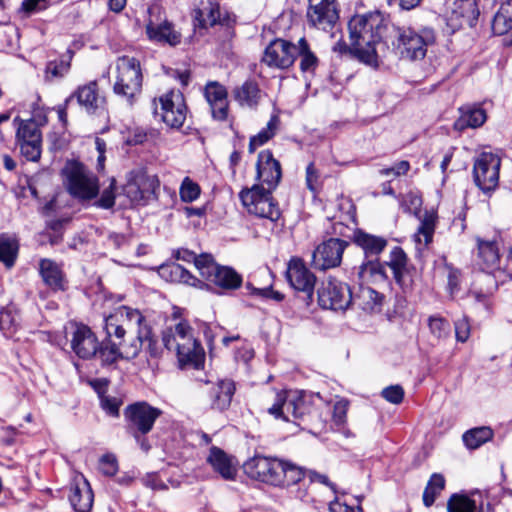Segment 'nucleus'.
<instances>
[{
	"label": "nucleus",
	"instance_id": "50",
	"mask_svg": "<svg viewBox=\"0 0 512 512\" xmlns=\"http://www.w3.org/2000/svg\"><path fill=\"white\" fill-rule=\"evenodd\" d=\"M19 315L13 306H7L0 310V330L5 334H12L19 325Z\"/></svg>",
	"mask_w": 512,
	"mask_h": 512
},
{
	"label": "nucleus",
	"instance_id": "42",
	"mask_svg": "<svg viewBox=\"0 0 512 512\" xmlns=\"http://www.w3.org/2000/svg\"><path fill=\"white\" fill-rule=\"evenodd\" d=\"M280 125V118L278 115H272L266 125L256 135L252 136L249 141L248 151L254 153L256 149L267 143L277 132Z\"/></svg>",
	"mask_w": 512,
	"mask_h": 512
},
{
	"label": "nucleus",
	"instance_id": "28",
	"mask_svg": "<svg viewBox=\"0 0 512 512\" xmlns=\"http://www.w3.org/2000/svg\"><path fill=\"white\" fill-rule=\"evenodd\" d=\"M194 20L199 27L205 28L216 24L229 25L231 17L228 13L222 15L216 0H207V5L194 11Z\"/></svg>",
	"mask_w": 512,
	"mask_h": 512
},
{
	"label": "nucleus",
	"instance_id": "24",
	"mask_svg": "<svg viewBox=\"0 0 512 512\" xmlns=\"http://www.w3.org/2000/svg\"><path fill=\"white\" fill-rule=\"evenodd\" d=\"M68 97L77 100L79 106L88 114H97L105 109V97L100 94L97 81L80 85Z\"/></svg>",
	"mask_w": 512,
	"mask_h": 512
},
{
	"label": "nucleus",
	"instance_id": "19",
	"mask_svg": "<svg viewBox=\"0 0 512 512\" xmlns=\"http://www.w3.org/2000/svg\"><path fill=\"white\" fill-rule=\"evenodd\" d=\"M287 280L291 287L305 295V301L309 305L313 301L315 275L306 267L300 258H292L287 269Z\"/></svg>",
	"mask_w": 512,
	"mask_h": 512
},
{
	"label": "nucleus",
	"instance_id": "52",
	"mask_svg": "<svg viewBox=\"0 0 512 512\" xmlns=\"http://www.w3.org/2000/svg\"><path fill=\"white\" fill-rule=\"evenodd\" d=\"M201 195V188L190 177H185L179 188V196L182 202L191 203L196 201Z\"/></svg>",
	"mask_w": 512,
	"mask_h": 512
},
{
	"label": "nucleus",
	"instance_id": "9",
	"mask_svg": "<svg viewBox=\"0 0 512 512\" xmlns=\"http://www.w3.org/2000/svg\"><path fill=\"white\" fill-rule=\"evenodd\" d=\"M66 187L70 195L79 201H90L99 194V180L80 163L69 164L65 169Z\"/></svg>",
	"mask_w": 512,
	"mask_h": 512
},
{
	"label": "nucleus",
	"instance_id": "32",
	"mask_svg": "<svg viewBox=\"0 0 512 512\" xmlns=\"http://www.w3.org/2000/svg\"><path fill=\"white\" fill-rule=\"evenodd\" d=\"M353 241L363 250L366 259L378 258L388 243L384 237L369 234L360 229L354 232Z\"/></svg>",
	"mask_w": 512,
	"mask_h": 512
},
{
	"label": "nucleus",
	"instance_id": "55",
	"mask_svg": "<svg viewBox=\"0 0 512 512\" xmlns=\"http://www.w3.org/2000/svg\"><path fill=\"white\" fill-rule=\"evenodd\" d=\"M100 404L102 409L113 417L119 416V408L122 405V401L117 397H111L100 393Z\"/></svg>",
	"mask_w": 512,
	"mask_h": 512
},
{
	"label": "nucleus",
	"instance_id": "15",
	"mask_svg": "<svg viewBox=\"0 0 512 512\" xmlns=\"http://www.w3.org/2000/svg\"><path fill=\"white\" fill-rule=\"evenodd\" d=\"M318 303L323 309L345 310L352 303L349 286L334 278H328L318 289Z\"/></svg>",
	"mask_w": 512,
	"mask_h": 512
},
{
	"label": "nucleus",
	"instance_id": "14",
	"mask_svg": "<svg viewBox=\"0 0 512 512\" xmlns=\"http://www.w3.org/2000/svg\"><path fill=\"white\" fill-rule=\"evenodd\" d=\"M159 187L160 181L156 175L138 170L130 173L124 193L133 203H146L157 198Z\"/></svg>",
	"mask_w": 512,
	"mask_h": 512
},
{
	"label": "nucleus",
	"instance_id": "60",
	"mask_svg": "<svg viewBox=\"0 0 512 512\" xmlns=\"http://www.w3.org/2000/svg\"><path fill=\"white\" fill-rule=\"evenodd\" d=\"M115 179L111 180L108 188L104 189L96 205L103 209H110L115 204Z\"/></svg>",
	"mask_w": 512,
	"mask_h": 512
},
{
	"label": "nucleus",
	"instance_id": "49",
	"mask_svg": "<svg viewBox=\"0 0 512 512\" xmlns=\"http://www.w3.org/2000/svg\"><path fill=\"white\" fill-rule=\"evenodd\" d=\"M72 58V52H68L67 59H60L50 61L47 63L45 68L46 79L52 81L55 78H62L70 70V60Z\"/></svg>",
	"mask_w": 512,
	"mask_h": 512
},
{
	"label": "nucleus",
	"instance_id": "31",
	"mask_svg": "<svg viewBox=\"0 0 512 512\" xmlns=\"http://www.w3.org/2000/svg\"><path fill=\"white\" fill-rule=\"evenodd\" d=\"M385 266L392 270L395 282L402 288L409 286L406 276L408 275V257L401 247H394L389 255V260Z\"/></svg>",
	"mask_w": 512,
	"mask_h": 512
},
{
	"label": "nucleus",
	"instance_id": "8",
	"mask_svg": "<svg viewBox=\"0 0 512 512\" xmlns=\"http://www.w3.org/2000/svg\"><path fill=\"white\" fill-rule=\"evenodd\" d=\"M273 191L261 184H254L250 188H243L239 198L249 214L276 222L281 216V211L272 196Z\"/></svg>",
	"mask_w": 512,
	"mask_h": 512
},
{
	"label": "nucleus",
	"instance_id": "48",
	"mask_svg": "<svg viewBox=\"0 0 512 512\" xmlns=\"http://www.w3.org/2000/svg\"><path fill=\"white\" fill-rule=\"evenodd\" d=\"M448 512H481L476 502L466 495L453 494L447 502Z\"/></svg>",
	"mask_w": 512,
	"mask_h": 512
},
{
	"label": "nucleus",
	"instance_id": "18",
	"mask_svg": "<svg viewBox=\"0 0 512 512\" xmlns=\"http://www.w3.org/2000/svg\"><path fill=\"white\" fill-rule=\"evenodd\" d=\"M307 22L319 30H331L339 19L336 0H308Z\"/></svg>",
	"mask_w": 512,
	"mask_h": 512
},
{
	"label": "nucleus",
	"instance_id": "12",
	"mask_svg": "<svg viewBox=\"0 0 512 512\" xmlns=\"http://www.w3.org/2000/svg\"><path fill=\"white\" fill-rule=\"evenodd\" d=\"M398 42L403 57L420 60L425 57L427 48L434 44L435 33L431 28H423L420 31L405 28L399 31Z\"/></svg>",
	"mask_w": 512,
	"mask_h": 512
},
{
	"label": "nucleus",
	"instance_id": "39",
	"mask_svg": "<svg viewBox=\"0 0 512 512\" xmlns=\"http://www.w3.org/2000/svg\"><path fill=\"white\" fill-rule=\"evenodd\" d=\"M383 301V295L376 290L360 285L358 292L353 296L352 302L359 308L367 312H373L380 309Z\"/></svg>",
	"mask_w": 512,
	"mask_h": 512
},
{
	"label": "nucleus",
	"instance_id": "2",
	"mask_svg": "<svg viewBox=\"0 0 512 512\" xmlns=\"http://www.w3.org/2000/svg\"><path fill=\"white\" fill-rule=\"evenodd\" d=\"M243 469L251 479L280 488L294 487L305 479L304 467L271 456L255 455L244 463Z\"/></svg>",
	"mask_w": 512,
	"mask_h": 512
},
{
	"label": "nucleus",
	"instance_id": "27",
	"mask_svg": "<svg viewBox=\"0 0 512 512\" xmlns=\"http://www.w3.org/2000/svg\"><path fill=\"white\" fill-rule=\"evenodd\" d=\"M335 207L337 212L328 218L334 221V232L344 235L343 229L356 224V208L352 200L343 195L336 199Z\"/></svg>",
	"mask_w": 512,
	"mask_h": 512
},
{
	"label": "nucleus",
	"instance_id": "38",
	"mask_svg": "<svg viewBox=\"0 0 512 512\" xmlns=\"http://www.w3.org/2000/svg\"><path fill=\"white\" fill-rule=\"evenodd\" d=\"M299 57V68L302 73L314 74L319 65V59L312 51L306 38L298 40L295 49V58Z\"/></svg>",
	"mask_w": 512,
	"mask_h": 512
},
{
	"label": "nucleus",
	"instance_id": "43",
	"mask_svg": "<svg viewBox=\"0 0 512 512\" xmlns=\"http://www.w3.org/2000/svg\"><path fill=\"white\" fill-rule=\"evenodd\" d=\"M117 341L112 342L109 345L101 347L99 345L97 356L104 364L115 363L118 359L124 358V347L128 344L125 338H115Z\"/></svg>",
	"mask_w": 512,
	"mask_h": 512
},
{
	"label": "nucleus",
	"instance_id": "4",
	"mask_svg": "<svg viewBox=\"0 0 512 512\" xmlns=\"http://www.w3.org/2000/svg\"><path fill=\"white\" fill-rule=\"evenodd\" d=\"M162 342L168 351L176 354L181 364L195 363L203 355V348L195 338L193 328L184 319L164 328Z\"/></svg>",
	"mask_w": 512,
	"mask_h": 512
},
{
	"label": "nucleus",
	"instance_id": "58",
	"mask_svg": "<svg viewBox=\"0 0 512 512\" xmlns=\"http://www.w3.org/2000/svg\"><path fill=\"white\" fill-rule=\"evenodd\" d=\"M410 170V163L406 160H401L395 163L393 166L388 168H382L379 170L381 176H393L395 178L406 175Z\"/></svg>",
	"mask_w": 512,
	"mask_h": 512
},
{
	"label": "nucleus",
	"instance_id": "62",
	"mask_svg": "<svg viewBox=\"0 0 512 512\" xmlns=\"http://www.w3.org/2000/svg\"><path fill=\"white\" fill-rule=\"evenodd\" d=\"M421 205L422 198L413 192L406 194L401 201V206L404 208V211L414 212L415 214L419 211Z\"/></svg>",
	"mask_w": 512,
	"mask_h": 512
},
{
	"label": "nucleus",
	"instance_id": "26",
	"mask_svg": "<svg viewBox=\"0 0 512 512\" xmlns=\"http://www.w3.org/2000/svg\"><path fill=\"white\" fill-rule=\"evenodd\" d=\"M264 92L259 84L252 79L244 81L241 85L232 90V96L241 108L256 110L261 103Z\"/></svg>",
	"mask_w": 512,
	"mask_h": 512
},
{
	"label": "nucleus",
	"instance_id": "40",
	"mask_svg": "<svg viewBox=\"0 0 512 512\" xmlns=\"http://www.w3.org/2000/svg\"><path fill=\"white\" fill-rule=\"evenodd\" d=\"M460 111L461 115L454 124L455 128L459 131L466 128H478L487 119L485 110L477 106L461 108Z\"/></svg>",
	"mask_w": 512,
	"mask_h": 512
},
{
	"label": "nucleus",
	"instance_id": "57",
	"mask_svg": "<svg viewBox=\"0 0 512 512\" xmlns=\"http://www.w3.org/2000/svg\"><path fill=\"white\" fill-rule=\"evenodd\" d=\"M445 268L448 272V290L450 295L454 297L460 291L461 272L450 264H446Z\"/></svg>",
	"mask_w": 512,
	"mask_h": 512
},
{
	"label": "nucleus",
	"instance_id": "59",
	"mask_svg": "<svg viewBox=\"0 0 512 512\" xmlns=\"http://www.w3.org/2000/svg\"><path fill=\"white\" fill-rule=\"evenodd\" d=\"M99 469L106 476H114L118 471V462L113 454H105L100 458Z\"/></svg>",
	"mask_w": 512,
	"mask_h": 512
},
{
	"label": "nucleus",
	"instance_id": "47",
	"mask_svg": "<svg viewBox=\"0 0 512 512\" xmlns=\"http://www.w3.org/2000/svg\"><path fill=\"white\" fill-rule=\"evenodd\" d=\"M493 437V431L489 427H477L470 429L463 434V441L467 448L477 449L482 444L491 440Z\"/></svg>",
	"mask_w": 512,
	"mask_h": 512
},
{
	"label": "nucleus",
	"instance_id": "33",
	"mask_svg": "<svg viewBox=\"0 0 512 512\" xmlns=\"http://www.w3.org/2000/svg\"><path fill=\"white\" fill-rule=\"evenodd\" d=\"M143 347L149 357L154 359L160 357L162 350L157 343L154 333L151 332L147 339H131L128 341V344L124 347L125 359L137 357Z\"/></svg>",
	"mask_w": 512,
	"mask_h": 512
},
{
	"label": "nucleus",
	"instance_id": "5",
	"mask_svg": "<svg viewBox=\"0 0 512 512\" xmlns=\"http://www.w3.org/2000/svg\"><path fill=\"white\" fill-rule=\"evenodd\" d=\"M104 329L108 338H125L126 326H136L133 339H147L153 328L147 315L137 308L122 305L104 319Z\"/></svg>",
	"mask_w": 512,
	"mask_h": 512
},
{
	"label": "nucleus",
	"instance_id": "23",
	"mask_svg": "<svg viewBox=\"0 0 512 512\" xmlns=\"http://www.w3.org/2000/svg\"><path fill=\"white\" fill-rule=\"evenodd\" d=\"M71 335V349L81 359L96 356L99 342L92 330L84 324H75Z\"/></svg>",
	"mask_w": 512,
	"mask_h": 512
},
{
	"label": "nucleus",
	"instance_id": "64",
	"mask_svg": "<svg viewBox=\"0 0 512 512\" xmlns=\"http://www.w3.org/2000/svg\"><path fill=\"white\" fill-rule=\"evenodd\" d=\"M455 336L459 342L467 341L470 336V324L467 318L463 317L455 322Z\"/></svg>",
	"mask_w": 512,
	"mask_h": 512
},
{
	"label": "nucleus",
	"instance_id": "46",
	"mask_svg": "<svg viewBox=\"0 0 512 512\" xmlns=\"http://www.w3.org/2000/svg\"><path fill=\"white\" fill-rule=\"evenodd\" d=\"M445 488V478L440 473H433L423 492V503L426 507H430L436 498Z\"/></svg>",
	"mask_w": 512,
	"mask_h": 512
},
{
	"label": "nucleus",
	"instance_id": "35",
	"mask_svg": "<svg viewBox=\"0 0 512 512\" xmlns=\"http://www.w3.org/2000/svg\"><path fill=\"white\" fill-rule=\"evenodd\" d=\"M420 225L413 235L417 248L421 250L427 247L433 240L436 228L437 213L434 211H425L419 216Z\"/></svg>",
	"mask_w": 512,
	"mask_h": 512
},
{
	"label": "nucleus",
	"instance_id": "16",
	"mask_svg": "<svg viewBox=\"0 0 512 512\" xmlns=\"http://www.w3.org/2000/svg\"><path fill=\"white\" fill-rule=\"evenodd\" d=\"M501 159L491 152L481 153L474 162L473 176L476 185L485 193L498 186Z\"/></svg>",
	"mask_w": 512,
	"mask_h": 512
},
{
	"label": "nucleus",
	"instance_id": "1",
	"mask_svg": "<svg viewBox=\"0 0 512 512\" xmlns=\"http://www.w3.org/2000/svg\"><path fill=\"white\" fill-rule=\"evenodd\" d=\"M352 52L366 65H379L378 51L384 48L383 38L388 28V20L379 11L355 15L348 23Z\"/></svg>",
	"mask_w": 512,
	"mask_h": 512
},
{
	"label": "nucleus",
	"instance_id": "44",
	"mask_svg": "<svg viewBox=\"0 0 512 512\" xmlns=\"http://www.w3.org/2000/svg\"><path fill=\"white\" fill-rule=\"evenodd\" d=\"M19 250L18 241L6 234L0 235V262L7 268L14 266Z\"/></svg>",
	"mask_w": 512,
	"mask_h": 512
},
{
	"label": "nucleus",
	"instance_id": "21",
	"mask_svg": "<svg viewBox=\"0 0 512 512\" xmlns=\"http://www.w3.org/2000/svg\"><path fill=\"white\" fill-rule=\"evenodd\" d=\"M295 49L296 44L277 38L266 47L262 61L271 68L288 69L295 62Z\"/></svg>",
	"mask_w": 512,
	"mask_h": 512
},
{
	"label": "nucleus",
	"instance_id": "51",
	"mask_svg": "<svg viewBox=\"0 0 512 512\" xmlns=\"http://www.w3.org/2000/svg\"><path fill=\"white\" fill-rule=\"evenodd\" d=\"M169 273L172 281H179L185 284L195 286L199 280L195 278L182 265L173 263L166 267H162V274Z\"/></svg>",
	"mask_w": 512,
	"mask_h": 512
},
{
	"label": "nucleus",
	"instance_id": "7",
	"mask_svg": "<svg viewBox=\"0 0 512 512\" xmlns=\"http://www.w3.org/2000/svg\"><path fill=\"white\" fill-rule=\"evenodd\" d=\"M196 268L207 286L219 293L238 289L242 284L240 274L229 266L218 265L211 254H200Z\"/></svg>",
	"mask_w": 512,
	"mask_h": 512
},
{
	"label": "nucleus",
	"instance_id": "56",
	"mask_svg": "<svg viewBox=\"0 0 512 512\" xmlns=\"http://www.w3.org/2000/svg\"><path fill=\"white\" fill-rule=\"evenodd\" d=\"M349 402L346 399H339L333 406L332 420L338 427L346 423Z\"/></svg>",
	"mask_w": 512,
	"mask_h": 512
},
{
	"label": "nucleus",
	"instance_id": "37",
	"mask_svg": "<svg viewBox=\"0 0 512 512\" xmlns=\"http://www.w3.org/2000/svg\"><path fill=\"white\" fill-rule=\"evenodd\" d=\"M39 272L45 282L53 290L65 289V276L61 267L50 259H42L39 262Z\"/></svg>",
	"mask_w": 512,
	"mask_h": 512
},
{
	"label": "nucleus",
	"instance_id": "13",
	"mask_svg": "<svg viewBox=\"0 0 512 512\" xmlns=\"http://www.w3.org/2000/svg\"><path fill=\"white\" fill-rule=\"evenodd\" d=\"M308 411L304 398L297 392L280 391L267 412L275 419L297 423Z\"/></svg>",
	"mask_w": 512,
	"mask_h": 512
},
{
	"label": "nucleus",
	"instance_id": "25",
	"mask_svg": "<svg viewBox=\"0 0 512 512\" xmlns=\"http://www.w3.org/2000/svg\"><path fill=\"white\" fill-rule=\"evenodd\" d=\"M204 97L214 120L225 121L229 114L228 92L224 85L209 81L204 87Z\"/></svg>",
	"mask_w": 512,
	"mask_h": 512
},
{
	"label": "nucleus",
	"instance_id": "11",
	"mask_svg": "<svg viewBox=\"0 0 512 512\" xmlns=\"http://www.w3.org/2000/svg\"><path fill=\"white\" fill-rule=\"evenodd\" d=\"M146 34L149 40L176 46L181 42V33L167 18L166 12L159 4H151L147 9Z\"/></svg>",
	"mask_w": 512,
	"mask_h": 512
},
{
	"label": "nucleus",
	"instance_id": "29",
	"mask_svg": "<svg viewBox=\"0 0 512 512\" xmlns=\"http://www.w3.org/2000/svg\"><path fill=\"white\" fill-rule=\"evenodd\" d=\"M69 501L76 512H89L91 510L94 495L86 479L81 478L71 484Z\"/></svg>",
	"mask_w": 512,
	"mask_h": 512
},
{
	"label": "nucleus",
	"instance_id": "63",
	"mask_svg": "<svg viewBox=\"0 0 512 512\" xmlns=\"http://www.w3.org/2000/svg\"><path fill=\"white\" fill-rule=\"evenodd\" d=\"M148 139V132L143 128H134L132 129L127 137L126 143L131 146L140 145L146 142Z\"/></svg>",
	"mask_w": 512,
	"mask_h": 512
},
{
	"label": "nucleus",
	"instance_id": "10",
	"mask_svg": "<svg viewBox=\"0 0 512 512\" xmlns=\"http://www.w3.org/2000/svg\"><path fill=\"white\" fill-rule=\"evenodd\" d=\"M154 115L172 129L183 126L187 117V105L184 95L179 90H170L153 100Z\"/></svg>",
	"mask_w": 512,
	"mask_h": 512
},
{
	"label": "nucleus",
	"instance_id": "30",
	"mask_svg": "<svg viewBox=\"0 0 512 512\" xmlns=\"http://www.w3.org/2000/svg\"><path fill=\"white\" fill-rule=\"evenodd\" d=\"M207 462L225 480H234L237 474V464L234 459L227 455L222 449L213 446L210 449Z\"/></svg>",
	"mask_w": 512,
	"mask_h": 512
},
{
	"label": "nucleus",
	"instance_id": "36",
	"mask_svg": "<svg viewBox=\"0 0 512 512\" xmlns=\"http://www.w3.org/2000/svg\"><path fill=\"white\" fill-rule=\"evenodd\" d=\"M235 393V383L225 379L217 382L210 390L211 406L217 410L227 409Z\"/></svg>",
	"mask_w": 512,
	"mask_h": 512
},
{
	"label": "nucleus",
	"instance_id": "6",
	"mask_svg": "<svg viewBox=\"0 0 512 512\" xmlns=\"http://www.w3.org/2000/svg\"><path fill=\"white\" fill-rule=\"evenodd\" d=\"M116 76L113 85L114 93L132 106L142 89V72L140 62L129 56L116 60Z\"/></svg>",
	"mask_w": 512,
	"mask_h": 512
},
{
	"label": "nucleus",
	"instance_id": "54",
	"mask_svg": "<svg viewBox=\"0 0 512 512\" xmlns=\"http://www.w3.org/2000/svg\"><path fill=\"white\" fill-rule=\"evenodd\" d=\"M41 142L30 140L22 143H18L22 155L29 161H38L41 156Z\"/></svg>",
	"mask_w": 512,
	"mask_h": 512
},
{
	"label": "nucleus",
	"instance_id": "34",
	"mask_svg": "<svg viewBox=\"0 0 512 512\" xmlns=\"http://www.w3.org/2000/svg\"><path fill=\"white\" fill-rule=\"evenodd\" d=\"M358 278L362 283H382L388 280L385 262L378 258L366 259L358 268Z\"/></svg>",
	"mask_w": 512,
	"mask_h": 512
},
{
	"label": "nucleus",
	"instance_id": "61",
	"mask_svg": "<svg viewBox=\"0 0 512 512\" xmlns=\"http://www.w3.org/2000/svg\"><path fill=\"white\" fill-rule=\"evenodd\" d=\"M381 395L392 404H400L404 398V390L400 385H391L384 388Z\"/></svg>",
	"mask_w": 512,
	"mask_h": 512
},
{
	"label": "nucleus",
	"instance_id": "41",
	"mask_svg": "<svg viewBox=\"0 0 512 512\" xmlns=\"http://www.w3.org/2000/svg\"><path fill=\"white\" fill-rule=\"evenodd\" d=\"M492 30L496 35H504L512 30V0L500 5L492 21Z\"/></svg>",
	"mask_w": 512,
	"mask_h": 512
},
{
	"label": "nucleus",
	"instance_id": "22",
	"mask_svg": "<svg viewBox=\"0 0 512 512\" xmlns=\"http://www.w3.org/2000/svg\"><path fill=\"white\" fill-rule=\"evenodd\" d=\"M256 170L257 184L266 185V188L275 190L280 183L282 170L279 161L273 157L270 150H263L258 154Z\"/></svg>",
	"mask_w": 512,
	"mask_h": 512
},
{
	"label": "nucleus",
	"instance_id": "20",
	"mask_svg": "<svg viewBox=\"0 0 512 512\" xmlns=\"http://www.w3.org/2000/svg\"><path fill=\"white\" fill-rule=\"evenodd\" d=\"M348 242L330 238L319 244L312 256V265L318 270H327L340 265Z\"/></svg>",
	"mask_w": 512,
	"mask_h": 512
},
{
	"label": "nucleus",
	"instance_id": "53",
	"mask_svg": "<svg viewBox=\"0 0 512 512\" xmlns=\"http://www.w3.org/2000/svg\"><path fill=\"white\" fill-rule=\"evenodd\" d=\"M428 325L430 332L438 339H444L450 335V324L442 317L431 316L429 318Z\"/></svg>",
	"mask_w": 512,
	"mask_h": 512
},
{
	"label": "nucleus",
	"instance_id": "3",
	"mask_svg": "<svg viewBox=\"0 0 512 512\" xmlns=\"http://www.w3.org/2000/svg\"><path fill=\"white\" fill-rule=\"evenodd\" d=\"M477 248L478 264L483 272L476 276L470 294L478 303H482L488 309L490 296L497 290L500 283L499 277L502 265L499 246L495 240L477 238Z\"/></svg>",
	"mask_w": 512,
	"mask_h": 512
},
{
	"label": "nucleus",
	"instance_id": "17",
	"mask_svg": "<svg viewBox=\"0 0 512 512\" xmlns=\"http://www.w3.org/2000/svg\"><path fill=\"white\" fill-rule=\"evenodd\" d=\"M161 415L162 411L160 409L144 401L130 404L124 410L127 429L130 433L148 434Z\"/></svg>",
	"mask_w": 512,
	"mask_h": 512
},
{
	"label": "nucleus",
	"instance_id": "45",
	"mask_svg": "<svg viewBox=\"0 0 512 512\" xmlns=\"http://www.w3.org/2000/svg\"><path fill=\"white\" fill-rule=\"evenodd\" d=\"M18 122L16 139L17 143H22L30 140L40 141L41 132L37 123L32 120H21L19 117L14 119V123Z\"/></svg>",
	"mask_w": 512,
	"mask_h": 512
}]
</instances>
